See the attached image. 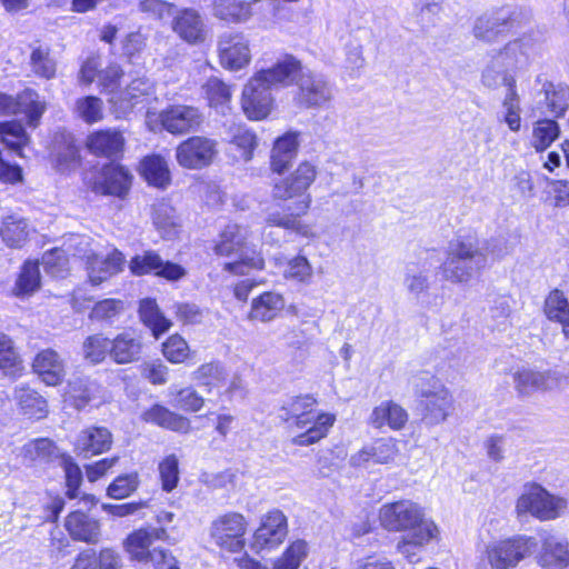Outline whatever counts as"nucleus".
<instances>
[{
  "label": "nucleus",
  "mask_w": 569,
  "mask_h": 569,
  "mask_svg": "<svg viewBox=\"0 0 569 569\" xmlns=\"http://www.w3.org/2000/svg\"><path fill=\"white\" fill-rule=\"evenodd\" d=\"M317 400L309 395L288 399L279 409V419L289 431L303 430L292 438L297 446H310L325 438L336 421L329 412L315 413Z\"/></svg>",
  "instance_id": "f257e3e1"
},
{
  "label": "nucleus",
  "mask_w": 569,
  "mask_h": 569,
  "mask_svg": "<svg viewBox=\"0 0 569 569\" xmlns=\"http://www.w3.org/2000/svg\"><path fill=\"white\" fill-rule=\"evenodd\" d=\"M487 256L471 239L458 238L450 241L447 258L440 266L445 280L466 283L475 273L486 267Z\"/></svg>",
  "instance_id": "f03ea898"
},
{
  "label": "nucleus",
  "mask_w": 569,
  "mask_h": 569,
  "mask_svg": "<svg viewBox=\"0 0 569 569\" xmlns=\"http://www.w3.org/2000/svg\"><path fill=\"white\" fill-rule=\"evenodd\" d=\"M250 238L249 229L239 224H229L221 232L220 240L214 247L216 253L227 257L237 256V260L224 264L226 270L243 274L249 268H263V258L254 250Z\"/></svg>",
  "instance_id": "7ed1b4c3"
},
{
  "label": "nucleus",
  "mask_w": 569,
  "mask_h": 569,
  "mask_svg": "<svg viewBox=\"0 0 569 569\" xmlns=\"http://www.w3.org/2000/svg\"><path fill=\"white\" fill-rule=\"evenodd\" d=\"M531 18V11L525 8H499L478 17L472 33L482 42L493 43L510 30L529 23Z\"/></svg>",
  "instance_id": "20e7f679"
},
{
  "label": "nucleus",
  "mask_w": 569,
  "mask_h": 569,
  "mask_svg": "<svg viewBox=\"0 0 569 569\" xmlns=\"http://www.w3.org/2000/svg\"><path fill=\"white\" fill-rule=\"evenodd\" d=\"M168 537L163 527H146L130 533L123 542V548L132 560L151 563L156 569H164L174 556L167 549H151V546L157 540L166 541Z\"/></svg>",
  "instance_id": "39448f33"
},
{
  "label": "nucleus",
  "mask_w": 569,
  "mask_h": 569,
  "mask_svg": "<svg viewBox=\"0 0 569 569\" xmlns=\"http://www.w3.org/2000/svg\"><path fill=\"white\" fill-rule=\"evenodd\" d=\"M317 176V167L309 161H302L288 177L274 182L272 197L284 201L297 199L293 207L297 214H306L311 204V196L308 190Z\"/></svg>",
  "instance_id": "423d86ee"
},
{
  "label": "nucleus",
  "mask_w": 569,
  "mask_h": 569,
  "mask_svg": "<svg viewBox=\"0 0 569 569\" xmlns=\"http://www.w3.org/2000/svg\"><path fill=\"white\" fill-rule=\"evenodd\" d=\"M380 519L388 530L403 531L405 535L422 531L425 527L430 532H438L435 522L427 519L423 509L411 500L383 505L380 509Z\"/></svg>",
  "instance_id": "0eeeda50"
},
{
  "label": "nucleus",
  "mask_w": 569,
  "mask_h": 569,
  "mask_svg": "<svg viewBox=\"0 0 569 569\" xmlns=\"http://www.w3.org/2000/svg\"><path fill=\"white\" fill-rule=\"evenodd\" d=\"M417 387L422 422L427 426L445 422L453 410V397L449 389L433 377L427 386Z\"/></svg>",
  "instance_id": "6e6552de"
},
{
  "label": "nucleus",
  "mask_w": 569,
  "mask_h": 569,
  "mask_svg": "<svg viewBox=\"0 0 569 569\" xmlns=\"http://www.w3.org/2000/svg\"><path fill=\"white\" fill-rule=\"evenodd\" d=\"M567 508V499L549 493L539 485L527 487L516 505L518 515L530 513L542 521L560 517Z\"/></svg>",
  "instance_id": "1a4fd4ad"
},
{
  "label": "nucleus",
  "mask_w": 569,
  "mask_h": 569,
  "mask_svg": "<svg viewBox=\"0 0 569 569\" xmlns=\"http://www.w3.org/2000/svg\"><path fill=\"white\" fill-rule=\"evenodd\" d=\"M296 84L297 92L293 100L301 108L326 109L333 100V86L320 73L301 71Z\"/></svg>",
  "instance_id": "9d476101"
},
{
  "label": "nucleus",
  "mask_w": 569,
  "mask_h": 569,
  "mask_svg": "<svg viewBox=\"0 0 569 569\" xmlns=\"http://www.w3.org/2000/svg\"><path fill=\"white\" fill-rule=\"evenodd\" d=\"M288 532L287 516L280 509H272L260 518L250 547L256 553L271 552L284 542Z\"/></svg>",
  "instance_id": "9b49d317"
},
{
  "label": "nucleus",
  "mask_w": 569,
  "mask_h": 569,
  "mask_svg": "<svg viewBox=\"0 0 569 569\" xmlns=\"http://www.w3.org/2000/svg\"><path fill=\"white\" fill-rule=\"evenodd\" d=\"M248 522L239 512H227L217 517L210 526V537L222 550L240 552L244 546Z\"/></svg>",
  "instance_id": "f8f14e48"
},
{
  "label": "nucleus",
  "mask_w": 569,
  "mask_h": 569,
  "mask_svg": "<svg viewBox=\"0 0 569 569\" xmlns=\"http://www.w3.org/2000/svg\"><path fill=\"white\" fill-rule=\"evenodd\" d=\"M537 547L532 537L518 536L492 542L486 549V557L493 569H509L529 556Z\"/></svg>",
  "instance_id": "ddd939ff"
},
{
  "label": "nucleus",
  "mask_w": 569,
  "mask_h": 569,
  "mask_svg": "<svg viewBox=\"0 0 569 569\" xmlns=\"http://www.w3.org/2000/svg\"><path fill=\"white\" fill-rule=\"evenodd\" d=\"M568 376L558 370L536 371L521 369L513 373L515 389L520 396H530L536 391H550L562 388Z\"/></svg>",
  "instance_id": "4468645a"
},
{
  "label": "nucleus",
  "mask_w": 569,
  "mask_h": 569,
  "mask_svg": "<svg viewBox=\"0 0 569 569\" xmlns=\"http://www.w3.org/2000/svg\"><path fill=\"white\" fill-rule=\"evenodd\" d=\"M132 181L130 171L121 164L110 163L103 166L94 177L89 178L91 190L100 194L124 197Z\"/></svg>",
  "instance_id": "2eb2a0df"
},
{
  "label": "nucleus",
  "mask_w": 569,
  "mask_h": 569,
  "mask_svg": "<svg viewBox=\"0 0 569 569\" xmlns=\"http://www.w3.org/2000/svg\"><path fill=\"white\" fill-rule=\"evenodd\" d=\"M217 142L210 138L194 136L181 142L176 150L180 166L200 169L209 166L217 154Z\"/></svg>",
  "instance_id": "dca6fc26"
},
{
  "label": "nucleus",
  "mask_w": 569,
  "mask_h": 569,
  "mask_svg": "<svg viewBox=\"0 0 569 569\" xmlns=\"http://www.w3.org/2000/svg\"><path fill=\"white\" fill-rule=\"evenodd\" d=\"M46 102L41 101L39 94L32 89H26L17 97L0 93V114H26L28 124L36 128L43 112Z\"/></svg>",
  "instance_id": "f3484780"
},
{
  "label": "nucleus",
  "mask_w": 569,
  "mask_h": 569,
  "mask_svg": "<svg viewBox=\"0 0 569 569\" xmlns=\"http://www.w3.org/2000/svg\"><path fill=\"white\" fill-rule=\"evenodd\" d=\"M162 127L172 134L197 131L204 121L203 113L193 106L173 104L159 114Z\"/></svg>",
  "instance_id": "a211bd4d"
},
{
  "label": "nucleus",
  "mask_w": 569,
  "mask_h": 569,
  "mask_svg": "<svg viewBox=\"0 0 569 569\" xmlns=\"http://www.w3.org/2000/svg\"><path fill=\"white\" fill-rule=\"evenodd\" d=\"M129 269L134 276H144L153 273L169 281L181 279L186 270L177 263L163 261L162 258L152 250L143 251L134 256L129 262Z\"/></svg>",
  "instance_id": "6ab92c4d"
},
{
  "label": "nucleus",
  "mask_w": 569,
  "mask_h": 569,
  "mask_svg": "<svg viewBox=\"0 0 569 569\" xmlns=\"http://www.w3.org/2000/svg\"><path fill=\"white\" fill-rule=\"evenodd\" d=\"M218 51L221 66L229 70H240L251 60L249 39L241 32L222 34Z\"/></svg>",
  "instance_id": "aec40b11"
},
{
  "label": "nucleus",
  "mask_w": 569,
  "mask_h": 569,
  "mask_svg": "<svg viewBox=\"0 0 569 569\" xmlns=\"http://www.w3.org/2000/svg\"><path fill=\"white\" fill-rule=\"evenodd\" d=\"M273 98L271 89L254 76L242 92V109L251 120L264 119L271 111Z\"/></svg>",
  "instance_id": "412c9836"
},
{
  "label": "nucleus",
  "mask_w": 569,
  "mask_h": 569,
  "mask_svg": "<svg viewBox=\"0 0 569 569\" xmlns=\"http://www.w3.org/2000/svg\"><path fill=\"white\" fill-rule=\"evenodd\" d=\"M398 453L397 442L392 438L379 439L351 455L349 463L352 467H367L370 462L389 463L396 459Z\"/></svg>",
  "instance_id": "4be33fe9"
},
{
  "label": "nucleus",
  "mask_w": 569,
  "mask_h": 569,
  "mask_svg": "<svg viewBox=\"0 0 569 569\" xmlns=\"http://www.w3.org/2000/svg\"><path fill=\"white\" fill-rule=\"evenodd\" d=\"M112 435L104 427H89L83 429L74 442V451L78 456L89 459L103 453L111 448Z\"/></svg>",
  "instance_id": "5701e85b"
},
{
  "label": "nucleus",
  "mask_w": 569,
  "mask_h": 569,
  "mask_svg": "<svg viewBox=\"0 0 569 569\" xmlns=\"http://www.w3.org/2000/svg\"><path fill=\"white\" fill-rule=\"evenodd\" d=\"M301 71L300 61L292 56H288L271 68L257 72L254 77L261 80L264 86L272 89L280 86H289L293 81L297 82Z\"/></svg>",
  "instance_id": "b1692460"
},
{
  "label": "nucleus",
  "mask_w": 569,
  "mask_h": 569,
  "mask_svg": "<svg viewBox=\"0 0 569 569\" xmlns=\"http://www.w3.org/2000/svg\"><path fill=\"white\" fill-rule=\"evenodd\" d=\"M32 370L48 386L59 385L66 376L63 359L56 350L50 348L36 355L32 361Z\"/></svg>",
  "instance_id": "393cba45"
},
{
  "label": "nucleus",
  "mask_w": 569,
  "mask_h": 569,
  "mask_svg": "<svg viewBox=\"0 0 569 569\" xmlns=\"http://www.w3.org/2000/svg\"><path fill=\"white\" fill-rule=\"evenodd\" d=\"M535 41L530 37H521L508 42L493 57V64L505 68H518L528 63L535 51Z\"/></svg>",
  "instance_id": "a878e982"
},
{
  "label": "nucleus",
  "mask_w": 569,
  "mask_h": 569,
  "mask_svg": "<svg viewBox=\"0 0 569 569\" xmlns=\"http://www.w3.org/2000/svg\"><path fill=\"white\" fill-rule=\"evenodd\" d=\"M123 263V254L116 249L107 257H100L98 254L88 257L87 271L90 283L93 286L101 284L103 281L120 272Z\"/></svg>",
  "instance_id": "bb28decb"
},
{
  "label": "nucleus",
  "mask_w": 569,
  "mask_h": 569,
  "mask_svg": "<svg viewBox=\"0 0 569 569\" xmlns=\"http://www.w3.org/2000/svg\"><path fill=\"white\" fill-rule=\"evenodd\" d=\"M123 134L113 129L92 132L87 138V147L91 153L99 157L117 158L123 152Z\"/></svg>",
  "instance_id": "cd10ccee"
},
{
  "label": "nucleus",
  "mask_w": 569,
  "mask_h": 569,
  "mask_svg": "<svg viewBox=\"0 0 569 569\" xmlns=\"http://www.w3.org/2000/svg\"><path fill=\"white\" fill-rule=\"evenodd\" d=\"M64 527L73 540L87 543H98L101 536L100 523L97 519L82 511L70 512Z\"/></svg>",
  "instance_id": "c85d7f7f"
},
{
  "label": "nucleus",
  "mask_w": 569,
  "mask_h": 569,
  "mask_svg": "<svg viewBox=\"0 0 569 569\" xmlns=\"http://www.w3.org/2000/svg\"><path fill=\"white\" fill-rule=\"evenodd\" d=\"M299 133L295 131L286 132L279 137L272 147L270 156V168L276 173H283L291 166L298 153Z\"/></svg>",
  "instance_id": "c756f323"
},
{
  "label": "nucleus",
  "mask_w": 569,
  "mask_h": 569,
  "mask_svg": "<svg viewBox=\"0 0 569 569\" xmlns=\"http://www.w3.org/2000/svg\"><path fill=\"white\" fill-rule=\"evenodd\" d=\"M261 0H213L212 14L226 22L246 23L254 13V6Z\"/></svg>",
  "instance_id": "7c9ffc66"
},
{
  "label": "nucleus",
  "mask_w": 569,
  "mask_h": 569,
  "mask_svg": "<svg viewBox=\"0 0 569 569\" xmlns=\"http://www.w3.org/2000/svg\"><path fill=\"white\" fill-rule=\"evenodd\" d=\"M172 30L188 43H199L204 40L206 31L201 16L194 9L180 11L172 20Z\"/></svg>",
  "instance_id": "2f4dec72"
},
{
  "label": "nucleus",
  "mask_w": 569,
  "mask_h": 569,
  "mask_svg": "<svg viewBox=\"0 0 569 569\" xmlns=\"http://www.w3.org/2000/svg\"><path fill=\"white\" fill-rule=\"evenodd\" d=\"M408 418L406 409L395 401L387 400L373 408L369 423L377 429L389 427L392 430H401L408 422Z\"/></svg>",
  "instance_id": "473e14b6"
},
{
  "label": "nucleus",
  "mask_w": 569,
  "mask_h": 569,
  "mask_svg": "<svg viewBox=\"0 0 569 569\" xmlns=\"http://www.w3.org/2000/svg\"><path fill=\"white\" fill-rule=\"evenodd\" d=\"M142 353L141 338L133 332L124 331L111 342V359L119 365L138 361Z\"/></svg>",
  "instance_id": "72a5a7b5"
},
{
  "label": "nucleus",
  "mask_w": 569,
  "mask_h": 569,
  "mask_svg": "<svg viewBox=\"0 0 569 569\" xmlns=\"http://www.w3.org/2000/svg\"><path fill=\"white\" fill-rule=\"evenodd\" d=\"M568 541L550 536L543 540L539 563L547 569H563L569 565Z\"/></svg>",
  "instance_id": "f704fd0d"
},
{
  "label": "nucleus",
  "mask_w": 569,
  "mask_h": 569,
  "mask_svg": "<svg viewBox=\"0 0 569 569\" xmlns=\"http://www.w3.org/2000/svg\"><path fill=\"white\" fill-rule=\"evenodd\" d=\"M284 308L283 297L273 291L261 293L251 302L250 320L269 322L273 320Z\"/></svg>",
  "instance_id": "c9c22d12"
},
{
  "label": "nucleus",
  "mask_w": 569,
  "mask_h": 569,
  "mask_svg": "<svg viewBox=\"0 0 569 569\" xmlns=\"http://www.w3.org/2000/svg\"><path fill=\"white\" fill-rule=\"evenodd\" d=\"M538 103L546 104L556 118L562 117L569 106V87L563 83L545 81L539 92Z\"/></svg>",
  "instance_id": "e433bc0d"
},
{
  "label": "nucleus",
  "mask_w": 569,
  "mask_h": 569,
  "mask_svg": "<svg viewBox=\"0 0 569 569\" xmlns=\"http://www.w3.org/2000/svg\"><path fill=\"white\" fill-rule=\"evenodd\" d=\"M22 456L34 465H44L62 458L63 455L52 440L39 438L30 440L22 447Z\"/></svg>",
  "instance_id": "4c0bfd02"
},
{
  "label": "nucleus",
  "mask_w": 569,
  "mask_h": 569,
  "mask_svg": "<svg viewBox=\"0 0 569 569\" xmlns=\"http://www.w3.org/2000/svg\"><path fill=\"white\" fill-rule=\"evenodd\" d=\"M152 221L162 238L172 239L177 236L180 221L174 208L166 200L152 206Z\"/></svg>",
  "instance_id": "58836bf2"
},
{
  "label": "nucleus",
  "mask_w": 569,
  "mask_h": 569,
  "mask_svg": "<svg viewBox=\"0 0 569 569\" xmlns=\"http://www.w3.org/2000/svg\"><path fill=\"white\" fill-rule=\"evenodd\" d=\"M14 399L17 400L23 415L29 418L42 419L48 413L47 400L36 390L21 385L14 389Z\"/></svg>",
  "instance_id": "ea45409f"
},
{
  "label": "nucleus",
  "mask_w": 569,
  "mask_h": 569,
  "mask_svg": "<svg viewBox=\"0 0 569 569\" xmlns=\"http://www.w3.org/2000/svg\"><path fill=\"white\" fill-rule=\"evenodd\" d=\"M142 177L157 188H166L170 184L171 176L167 161L158 154L143 158L140 163Z\"/></svg>",
  "instance_id": "a19ab883"
},
{
  "label": "nucleus",
  "mask_w": 569,
  "mask_h": 569,
  "mask_svg": "<svg viewBox=\"0 0 569 569\" xmlns=\"http://www.w3.org/2000/svg\"><path fill=\"white\" fill-rule=\"evenodd\" d=\"M0 370L10 378L23 373V361L14 347L13 340L6 333H0Z\"/></svg>",
  "instance_id": "79ce46f5"
},
{
  "label": "nucleus",
  "mask_w": 569,
  "mask_h": 569,
  "mask_svg": "<svg viewBox=\"0 0 569 569\" xmlns=\"http://www.w3.org/2000/svg\"><path fill=\"white\" fill-rule=\"evenodd\" d=\"M153 93V86L147 78H137L119 94L111 97V102L120 103L122 108H133L143 99Z\"/></svg>",
  "instance_id": "37998d69"
},
{
  "label": "nucleus",
  "mask_w": 569,
  "mask_h": 569,
  "mask_svg": "<svg viewBox=\"0 0 569 569\" xmlns=\"http://www.w3.org/2000/svg\"><path fill=\"white\" fill-rule=\"evenodd\" d=\"M545 313L551 321L562 326L563 335L569 338V302L563 292L556 289L545 301Z\"/></svg>",
  "instance_id": "c03bdc74"
},
{
  "label": "nucleus",
  "mask_w": 569,
  "mask_h": 569,
  "mask_svg": "<svg viewBox=\"0 0 569 569\" xmlns=\"http://www.w3.org/2000/svg\"><path fill=\"white\" fill-rule=\"evenodd\" d=\"M139 316L143 325L151 329L156 338L168 331L171 327V321L161 313L153 299L141 300Z\"/></svg>",
  "instance_id": "a18cd8bd"
},
{
  "label": "nucleus",
  "mask_w": 569,
  "mask_h": 569,
  "mask_svg": "<svg viewBox=\"0 0 569 569\" xmlns=\"http://www.w3.org/2000/svg\"><path fill=\"white\" fill-rule=\"evenodd\" d=\"M204 96L211 108L220 113H226L231 100V90L228 84L217 77L209 78L202 86Z\"/></svg>",
  "instance_id": "49530a36"
},
{
  "label": "nucleus",
  "mask_w": 569,
  "mask_h": 569,
  "mask_svg": "<svg viewBox=\"0 0 569 569\" xmlns=\"http://www.w3.org/2000/svg\"><path fill=\"white\" fill-rule=\"evenodd\" d=\"M6 147L19 157H23L22 149L29 144L30 137L18 121L1 123V140Z\"/></svg>",
  "instance_id": "de8ad7c7"
},
{
  "label": "nucleus",
  "mask_w": 569,
  "mask_h": 569,
  "mask_svg": "<svg viewBox=\"0 0 569 569\" xmlns=\"http://www.w3.org/2000/svg\"><path fill=\"white\" fill-rule=\"evenodd\" d=\"M437 533L438 532H430L429 529L425 527L422 531L419 530L418 532L403 535L398 542V550L410 562H417L419 560L420 549L431 539L436 538Z\"/></svg>",
  "instance_id": "09e8293b"
},
{
  "label": "nucleus",
  "mask_w": 569,
  "mask_h": 569,
  "mask_svg": "<svg viewBox=\"0 0 569 569\" xmlns=\"http://www.w3.org/2000/svg\"><path fill=\"white\" fill-rule=\"evenodd\" d=\"M0 236L7 246L20 248L29 236L28 223L23 218L16 216L7 217L2 222Z\"/></svg>",
  "instance_id": "8fccbe9b"
},
{
  "label": "nucleus",
  "mask_w": 569,
  "mask_h": 569,
  "mask_svg": "<svg viewBox=\"0 0 569 569\" xmlns=\"http://www.w3.org/2000/svg\"><path fill=\"white\" fill-rule=\"evenodd\" d=\"M29 64L33 74L39 78L50 80L56 77L57 62L51 57L48 47H34L30 53Z\"/></svg>",
  "instance_id": "3c124183"
},
{
  "label": "nucleus",
  "mask_w": 569,
  "mask_h": 569,
  "mask_svg": "<svg viewBox=\"0 0 569 569\" xmlns=\"http://www.w3.org/2000/svg\"><path fill=\"white\" fill-rule=\"evenodd\" d=\"M308 543L306 540L292 541L280 557L272 562V569H299L308 556Z\"/></svg>",
  "instance_id": "603ef678"
},
{
  "label": "nucleus",
  "mask_w": 569,
  "mask_h": 569,
  "mask_svg": "<svg viewBox=\"0 0 569 569\" xmlns=\"http://www.w3.org/2000/svg\"><path fill=\"white\" fill-rule=\"evenodd\" d=\"M111 342L102 333L88 336L82 343L83 358L92 365L101 363L108 355L111 357Z\"/></svg>",
  "instance_id": "864d4df0"
},
{
  "label": "nucleus",
  "mask_w": 569,
  "mask_h": 569,
  "mask_svg": "<svg viewBox=\"0 0 569 569\" xmlns=\"http://www.w3.org/2000/svg\"><path fill=\"white\" fill-rule=\"evenodd\" d=\"M40 288V270L38 262L27 261L16 281L14 293L17 296L32 295Z\"/></svg>",
  "instance_id": "5fc2aeb1"
},
{
  "label": "nucleus",
  "mask_w": 569,
  "mask_h": 569,
  "mask_svg": "<svg viewBox=\"0 0 569 569\" xmlns=\"http://www.w3.org/2000/svg\"><path fill=\"white\" fill-rule=\"evenodd\" d=\"M97 390L96 382L79 378L69 383L67 397L74 408L82 409L92 400Z\"/></svg>",
  "instance_id": "6e6d98bb"
},
{
  "label": "nucleus",
  "mask_w": 569,
  "mask_h": 569,
  "mask_svg": "<svg viewBox=\"0 0 569 569\" xmlns=\"http://www.w3.org/2000/svg\"><path fill=\"white\" fill-rule=\"evenodd\" d=\"M560 129L555 120L543 119L535 123L532 129V147L543 151L559 137Z\"/></svg>",
  "instance_id": "4d7b16f0"
},
{
  "label": "nucleus",
  "mask_w": 569,
  "mask_h": 569,
  "mask_svg": "<svg viewBox=\"0 0 569 569\" xmlns=\"http://www.w3.org/2000/svg\"><path fill=\"white\" fill-rule=\"evenodd\" d=\"M192 379L200 386L209 390L220 387L227 379L224 369L218 362H208L201 365L192 372Z\"/></svg>",
  "instance_id": "13d9d810"
},
{
  "label": "nucleus",
  "mask_w": 569,
  "mask_h": 569,
  "mask_svg": "<svg viewBox=\"0 0 569 569\" xmlns=\"http://www.w3.org/2000/svg\"><path fill=\"white\" fill-rule=\"evenodd\" d=\"M313 276V268L310 261L301 254H298L288 260L284 269L283 277L299 283L308 284L311 282Z\"/></svg>",
  "instance_id": "bf43d9fd"
},
{
  "label": "nucleus",
  "mask_w": 569,
  "mask_h": 569,
  "mask_svg": "<svg viewBox=\"0 0 569 569\" xmlns=\"http://www.w3.org/2000/svg\"><path fill=\"white\" fill-rule=\"evenodd\" d=\"M74 112L86 123H94L103 118V102L100 98L88 96L76 101Z\"/></svg>",
  "instance_id": "052dcab7"
},
{
  "label": "nucleus",
  "mask_w": 569,
  "mask_h": 569,
  "mask_svg": "<svg viewBox=\"0 0 569 569\" xmlns=\"http://www.w3.org/2000/svg\"><path fill=\"white\" fill-rule=\"evenodd\" d=\"M502 107L505 109L503 121L511 131L518 132L521 128L520 99L512 83L502 101Z\"/></svg>",
  "instance_id": "680f3d73"
},
{
  "label": "nucleus",
  "mask_w": 569,
  "mask_h": 569,
  "mask_svg": "<svg viewBox=\"0 0 569 569\" xmlns=\"http://www.w3.org/2000/svg\"><path fill=\"white\" fill-rule=\"evenodd\" d=\"M159 477L161 481V488L170 492L179 482V459L176 455H169L163 458L158 465Z\"/></svg>",
  "instance_id": "e2e57ef3"
},
{
  "label": "nucleus",
  "mask_w": 569,
  "mask_h": 569,
  "mask_svg": "<svg viewBox=\"0 0 569 569\" xmlns=\"http://www.w3.org/2000/svg\"><path fill=\"white\" fill-rule=\"evenodd\" d=\"M164 358L172 363H182L190 356L187 341L179 335L170 336L162 345Z\"/></svg>",
  "instance_id": "0e129e2a"
},
{
  "label": "nucleus",
  "mask_w": 569,
  "mask_h": 569,
  "mask_svg": "<svg viewBox=\"0 0 569 569\" xmlns=\"http://www.w3.org/2000/svg\"><path fill=\"white\" fill-rule=\"evenodd\" d=\"M124 311V303L119 299H103L98 301L89 317L96 321H112Z\"/></svg>",
  "instance_id": "69168bd1"
},
{
  "label": "nucleus",
  "mask_w": 569,
  "mask_h": 569,
  "mask_svg": "<svg viewBox=\"0 0 569 569\" xmlns=\"http://www.w3.org/2000/svg\"><path fill=\"white\" fill-rule=\"evenodd\" d=\"M203 405V397L191 387L178 390L172 400L173 407L187 412H197L201 410Z\"/></svg>",
  "instance_id": "338daca9"
},
{
  "label": "nucleus",
  "mask_w": 569,
  "mask_h": 569,
  "mask_svg": "<svg viewBox=\"0 0 569 569\" xmlns=\"http://www.w3.org/2000/svg\"><path fill=\"white\" fill-rule=\"evenodd\" d=\"M139 479L137 473L119 476L109 485L107 493L113 499H123L137 490Z\"/></svg>",
  "instance_id": "774afa93"
}]
</instances>
